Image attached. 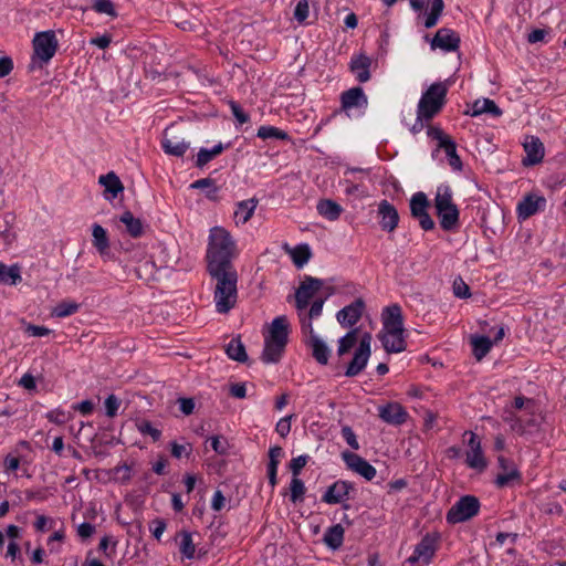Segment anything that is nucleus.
I'll return each mask as SVG.
<instances>
[{"mask_svg": "<svg viewBox=\"0 0 566 566\" xmlns=\"http://www.w3.org/2000/svg\"><path fill=\"white\" fill-rule=\"evenodd\" d=\"M428 136L438 142V148H442L444 142H450L452 138L447 135L440 127L430 126L427 132Z\"/></svg>", "mask_w": 566, "mask_h": 566, "instance_id": "nucleus-52", "label": "nucleus"}, {"mask_svg": "<svg viewBox=\"0 0 566 566\" xmlns=\"http://www.w3.org/2000/svg\"><path fill=\"white\" fill-rule=\"evenodd\" d=\"M381 332H405L402 311L398 304L385 307L381 314Z\"/></svg>", "mask_w": 566, "mask_h": 566, "instance_id": "nucleus-16", "label": "nucleus"}, {"mask_svg": "<svg viewBox=\"0 0 566 566\" xmlns=\"http://www.w3.org/2000/svg\"><path fill=\"white\" fill-rule=\"evenodd\" d=\"M229 105H230L232 115L234 116V118L237 119V122L239 124L242 125V124H245L249 122V119H250L249 115L241 108V106L237 102L231 101L229 103Z\"/></svg>", "mask_w": 566, "mask_h": 566, "instance_id": "nucleus-56", "label": "nucleus"}, {"mask_svg": "<svg viewBox=\"0 0 566 566\" xmlns=\"http://www.w3.org/2000/svg\"><path fill=\"white\" fill-rule=\"evenodd\" d=\"M226 353L229 358L240 363H244L248 359L245 347L240 338H232L227 345Z\"/></svg>", "mask_w": 566, "mask_h": 566, "instance_id": "nucleus-39", "label": "nucleus"}, {"mask_svg": "<svg viewBox=\"0 0 566 566\" xmlns=\"http://www.w3.org/2000/svg\"><path fill=\"white\" fill-rule=\"evenodd\" d=\"M25 332L28 333L29 336H33V337H43V336H48L51 333V331L44 326L32 325V324H29L27 326Z\"/></svg>", "mask_w": 566, "mask_h": 566, "instance_id": "nucleus-61", "label": "nucleus"}, {"mask_svg": "<svg viewBox=\"0 0 566 566\" xmlns=\"http://www.w3.org/2000/svg\"><path fill=\"white\" fill-rule=\"evenodd\" d=\"M441 149L444 150L446 156L448 157L450 167L455 171H461L462 170V161H461L459 155L457 154V145L453 142V139H451L450 142H444Z\"/></svg>", "mask_w": 566, "mask_h": 566, "instance_id": "nucleus-42", "label": "nucleus"}, {"mask_svg": "<svg viewBox=\"0 0 566 566\" xmlns=\"http://www.w3.org/2000/svg\"><path fill=\"white\" fill-rule=\"evenodd\" d=\"M358 329H352L349 331L345 336H343L338 342V349L337 353L339 356H343L344 354L348 353L349 349L357 343L358 339Z\"/></svg>", "mask_w": 566, "mask_h": 566, "instance_id": "nucleus-49", "label": "nucleus"}, {"mask_svg": "<svg viewBox=\"0 0 566 566\" xmlns=\"http://www.w3.org/2000/svg\"><path fill=\"white\" fill-rule=\"evenodd\" d=\"M98 182L104 186L105 191L111 193L112 198H116L124 190L120 179L113 171L99 176Z\"/></svg>", "mask_w": 566, "mask_h": 566, "instance_id": "nucleus-35", "label": "nucleus"}, {"mask_svg": "<svg viewBox=\"0 0 566 566\" xmlns=\"http://www.w3.org/2000/svg\"><path fill=\"white\" fill-rule=\"evenodd\" d=\"M73 409L83 416H88L94 410V403L91 400H83L76 405H73Z\"/></svg>", "mask_w": 566, "mask_h": 566, "instance_id": "nucleus-63", "label": "nucleus"}, {"mask_svg": "<svg viewBox=\"0 0 566 566\" xmlns=\"http://www.w3.org/2000/svg\"><path fill=\"white\" fill-rule=\"evenodd\" d=\"M429 200L423 192L415 193L410 199L411 216L419 221L420 227L424 231L434 228V221L428 213Z\"/></svg>", "mask_w": 566, "mask_h": 566, "instance_id": "nucleus-9", "label": "nucleus"}, {"mask_svg": "<svg viewBox=\"0 0 566 566\" xmlns=\"http://www.w3.org/2000/svg\"><path fill=\"white\" fill-rule=\"evenodd\" d=\"M80 308V304L74 301H62L56 304L51 314L54 317L63 318L76 313Z\"/></svg>", "mask_w": 566, "mask_h": 566, "instance_id": "nucleus-43", "label": "nucleus"}, {"mask_svg": "<svg viewBox=\"0 0 566 566\" xmlns=\"http://www.w3.org/2000/svg\"><path fill=\"white\" fill-rule=\"evenodd\" d=\"M373 60L365 53L354 54L350 57L349 70L359 83H366L370 80V66Z\"/></svg>", "mask_w": 566, "mask_h": 566, "instance_id": "nucleus-20", "label": "nucleus"}, {"mask_svg": "<svg viewBox=\"0 0 566 566\" xmlns=\"http://www.w3.org/2000/svg\"><path fill=\"white\" fill-rule=\"evenodd\" d=\"M258 206V200L254 198L243 200L237 203V208L234 210V221L237 224L247 223L251 217L253 216Z\"/></svg>", "mask_w": 566, "mask_h": 566, "instance_id": "nucleus-28", "label": "nucleus"}, {"mask_svg": "<svg viewBox=\"0 0 566 566\" xmlns=\"http://www.w3.org/2000/svg\"><path fill=\"white\" fill-rule=\"evenodd\" d=\"M305 344L312 349V355L317 363L326 365L328 363L331 350L327 345L315 334V332L304 334Z\"/></svg>", "mask_w": 566, "mask_h": 566, "instance_id": "nucleus-25", "label": "nucleus"}, {"mask_svg": "<svg viewBox=\"0 0 566 566\" xmlns=\"http://www.w3.org/2000/svg\"><path fill=\"white\" fill-rule=\"evenodd\" d=\"M237 255V243L223 227H213L209 231L206 261L207 271L234 269L232 260Z\"/></svg>", "mask_w": 566, "mask_h": 566, "instance_id": "nucleus-1", "label": "nucleus"}, {"mask_svg": "<svg viewBox=\"0 0 566 566\" xmlns=\"http://www.w3.org/2000/svg\"><path fill=\"white\" fill-rule=\"evenodd\" d=\"M289 327L287 318L284 315L272 321L269 333L264 336V348L261 356L265 364H274L281 359L289 339Z\"/></svg>", "mask_w": 566, "mask_h": 566, "instance_id": "nucleus-3", "label": "nucleus"}, {"mask_svg": "<svg viewBox=\"0 0 566 566\" xmlns=\"http://www.w3.org/2000/svg\"><path fill=\"white\" fill-rule=\"evenodd\" d=\"M293 418V415H290V416H286V417H283L281 418L276 426H275V431L282 437V438H285L290 431H291V420Z\"/></svg>", "mask_w": 566, "mask_h": 566, "instance_id": "nucleus-57", "label": "nucleus"}, {"mask_svg": "<svg viewBox=\"0 0 566 566\" xmlns=\"http://www.w3.org/2000/svg\"><path fill=\"white\" fill-rule=\"evenodd\" d=\"M132 471V465L124 462L123 464H117L111 469H95L94 478L101 483H108L113 481L125 483L130 479Z\"/></svg>", "mask_w": 566, "mask_h": 566, "instance_id": "nucleus-12", "label": "nucleus"}, {"mask_svg": "<svg viewBox=\"0 0 566 566\" xmlns=\"http://www.w3.org/2000/svg\"><path fill=\"white\" fill-rule=\"evenodd\" d=\"M364 310L365 302L363 298H357L337 312V322L344 327H352L360 319Z\"/></svg>", "mask_w": 566, "mask_h": 566, "instance_id": "nucleus-17", "label": "nucleus"}, {"mask_svg": "<svg viewBox=\"0 0 566 566\" xmlns=\"http://www.w3.org/2000/svg\"><path fill=\"white\" fill-rule=\"evenodd\" d=\"M93 9L97 13H104L111 17L117 15L112 0H94Z\"/></svg>", "mask_w": 566, "mask_h": 566, "instance_id": "nucleus-51", "label": "nucleus"}, {"mask_svg": "<svg viewBox=\"0 0 566 566\" xmlns=\"http://www.w3.org/2000/svg\"><path fill=\"white\" fill-rule=\"evenodd\" d=\"M436 213L439 218L440 227L444 231H451L459 224L460 212L453 202V192L450 186L440 185L434 196Z\"/></svg>", "mask_w": 566, "mask_h": 566, "instance_id": "nucleus-4", "label": "nucleus"}, {"mask_svg": "<svg viewBox=\"0 0 566 566\" xmlns=\"http://www.w3.org/2000/svg\"><path fill=\"white\" fill-rule=\"evenodd\" d=\"M453 293L457 297L465 298L470 296V289L462 280L453 282Z\"/></svg>", "mask_w": 566, "mask_h": 566, "instance_id": "nucleus-59", "label": "nucleus"}, {"mask_svg": "<svg viewBox=\"0 0 566 566\" xmlns=\"http://www.w3.org/2000/svg\"><path fill=\"white\" fill-rule=\"evenodd\" d=\"M138 428L142 433L150 436L155 441L160 438V430L155 428L149 421L140 422Z\"/></svg>", "mask_w": 566, "mask_h": 566, "instance_id": "nucleus-58", "label": "nucleus"}, {"mask_svg": "<svg viewBox=\"0 0 566 566\" xmlns=\"http://www.w3.org/2000/svg\"><path fill=\"white\" fill-rule=\"evenodd\" d=\"M22 280L19 264L6 265L0 262V284L17 285Z\"/></svg>", "mask_w": 566, "mask_h": 566, "instance_id": "nucleus-33", "label": "nucleus"}, {"mask_svg": "<svg viewBox=\"0 0 566 566\" xmlns=\"http://www.w3.org/2000/svg\"><path fill=\"white\" fill-rule=\"evenodd\" d=\"M434 553V539L427 535L416 545L412 555L407 558V563L411 566H427L431 563Z\"/></svg>", "mask_w": 566, "mask_h": 566, "instance_id": "nucleus-11", "label": "nucleus"}, {"mask_svg": "<svg viewBox=\"0 0 566 566\" xmlns=\"http://www.w3.org/2000/svg\"><path fill=\"white\" fill-rule=\"evenodd\" d=\"M57 39L53 31H43L35 34L33 39L34 57L48 63L57 50Z\"/></svg>", "mask_w": 566, "mask_h": 566, "instance_id": "nucleus-7", "label": "nucleus"}, {"mask_svg": "<svg viewBox=\"0 0 566 566\" xmlns=\"http://www.w3.org/2000/svg\"><path fill=\"white\" fill-rule=\"evenodd\" d=\"M463 442L467 444V460H483L481 450V441L479 437L472 431H465L463 434Z\"/></svg>", "mask_w": 566, "mask_h": 566, "instance_id": "nucleus-31", "label": "nucleus"}, {"mask_svg": "<svg viewBox=\"0 0 566 566\" xmlns=\"http://www.w3.org/2000/svg\"><path fill=\"white\" fill-rule=\"evenodd\" d=\"M379 339L388 353H400L406 349L403 332H380Z\"/></svg>", "mask_w": 566, "mask_h": 566, "instance_id": "nucleus-27", "label": "nucleus"}, {"mask_svg": "<svg viewBox=\"0 0 566 566\" xmlns=\"http://www.w3.org/2000/svg\"><path fill=\"white\" fill-rule=\"evenodd\" d=\"M427 7L429 8V13L423 24L427 29H430L437 24L443 11V0H428Z\"/></svg>", "mask_w": 566, "mask_h": 566, "instance_id": "nucleus-38", "label": "nucleus"}, {"mask_svg": "<svg viewBox=\"0 0 566 566\" xmlns=\"http://www.w3.org/2000/svg\"><path fill=\"white\" fill-rule=\"evenodd\" d=\"M305 485L300 478H292L290 483V500L292 503L296 504L304 500L305 494Z\"/></svg>", "mask_w": 566, "mask_h": 566, "instance_id": "nucleus-48", "label": "nucleus"}, {"mask_svg": "<svg viewBox=\"0 0 566 566\" xmlns=\"http://www.w3.org/2000/svg\"><path fill=\"white\" fill-rule=\"evenodd\" d=\"M46 419L53 423L63 424L70 419V416L62 409H54L46 413Z\"/></svg>", "mask_w": 566, "mask_h": 566, "instance_id": "nucleus-55", "label": "nucleus"}, {"mask_svg": "<svg viewBox=\"0 0 566 566\" xmlns=\"http://www.w3.org/2000/svg\"><path fill=\"white\" fill-rule=\"evenodd\" d=\"M514 408L520 411L522 409H525L528 412H533V410L535 409V403L532 399H527L524 397H516L514 399Z\"/></svg>", "mask_w": 566, "mask_h": 566, "instance_id": "nucleus-60", "label": "nucleus"}, {"mask_svg": "<svg viewBox=\"0 0 566 566\" xmlns=\"http://www.w3.org/2000/svg\"><path fill=\"white\" fill-rule=\"evenodd\" d=\"M310 14V6L307 0H300L296 3L294 10V18L297 22L303 23L308 18Z\"/></svg>", "mask_w": 566, "mask_h": 566, "instance_id": "nucleus-53", "label": "nucleus"}, {"mask_svg": "<svg viewBox=\"0 0 566 566\" xmlns=\"http://www.w3.org/2000/svg\"><path fill=\"white\" fill-rule=\"evenodd\" d=\"M344 533L345 531L342 524H335L326 530L323 542L327 547L336 551L343 545Z\"/></svg>", "mask_w": 566, "mask_h": 566, "instance_id": "nucleus-30", "label": "nucleus"}, {"mask_svg": "<svg viewBox=\"0 0 566 566\" xmlns=\"http://www.w3.org/2000/svg\"><path fill=\"white\" fill-rule=\"evenodd\" d=\"M378 216L380 217V227L382 230L392 232L399 222L397 209L387 200H381L378 205Z\"/></svg>", "mask_w": 566, "mask_h": 566, "instance_id": "nucleus-23", "label": "nucleus"}, {"mask_svg": "<svg viewBox=\"0 0 566 566\" xmlns=\"http://www.w3.org/2000/svg\"><path fill=\"white\" fill-rule=\"evenodd\" d=\"M311 255L312 253L307 244H301L291 250L292 260L298 269L308 262Z\"/></svg>", "mask_w": 566, "mask_h": 566, "instance_id": "nucleus-46", "label": "nucleus"}, {"mask_svg": "<svg viewBox=\"0 0 566 566\" xmlns=\"http://www.w3.org/2000/svg\"><path fill=\"white\" fill-rule=\"evenodd\" d=\"M258 137H260L262 139H270V138L286 139L287 134L284 130H281L273 126H261L258 129Z\"/></svg>", "mask_w": 566, "mask_h": 566, "instance_id": "nucleus-50", "label": "nucleus"}, {"mask_svg": "<svg viewBox=\"0 0 566 566\" xmlns=\"http://www.w3.org/2000/svg\"><path fill=\"white\" fill-rule=\"evenodd\" d=\"M546 199L543 196L530 193L526 195L517 205L518 219L526 220L538 211L545 209Z\"/></svg>", "mask_w": 566, "mask_h": 566, "instance_id": "nucleus-18", "label": "nucleus"}, {"mask_svg": "<svg viewBox=\"0 0 566 566\" xmlns=\"http://www.w3.org/2000/svg\"><path fill=\"white\" fill-rule=\"evenodd\" d=\"M371 339L373 338L369 333H365L361 336L359 345L355 350L354 357L346 368L345 376L355 377L364 370L371 354Z\"/></svg>", "mask_w": 566, "mask_h": 566, "instance_id": "nucleus-8", "label": "nucleus"}, {"mask_svg": "<svg viewBox=\"0 0 566 566\" xmlns=\"http://www.w3.org/2000/svg\"><path fill=\"white\" fill-rule=\"evenodd\" d=\"M207 442L210 443V447L218 455L227 457L232 454V446L223 436H212L207 440Z\"/></svg>", "mask_w": 566, "mask_h": 566, "instance_id": "nucleus-41", "label": "nucleus"}, {"mask_svg": "<svg viewBox=\"0 0 566 566\" xmlns=\"http://www.w3.org/2000/svg\"><path fill=\"white\" fill-rule=\"evenodd\" d=\"M224 147L221 143L217 144L213 148H200L197 154L196 166L199 168L205 167L213 158L219 156L223 151Z\"/></svg>", "mask_w": 566, "mask_h": 566, "instance_id": "nucleus-40", "label": "nucleus"}, {"mask_svg": "<svg viewBox=\"0 0 566 566\" xmlns=\"http://www.w3.org/2000/svg\"><path fill=\"white\" fill-rule=\"evenodd\" d=\"M104 405H105L106 416L109 418H114L117 415V411L119 409L120 400L115 395H109L105 399Z\"/></svg>", "mask_w": 566, "mask_h": 566, "instance_id": "nucleus-54", "label": "nucleus"}, {"mask_svg": "<svg viewBox=\"0 0 566 566\" xmlns=\"http://www.w3.org/2000/svg\"><path fill=\"white\" fill-rule=\"evenodd\" d=\"M485 113H489L494 117H500L502 115L501 108L495 104L494 101L490 98L476 99L472 104L471 111L469 112V114L473 117Z\"/></svg>", "mask_w": 566, "mask_h": 566, "instance_id": "nucleus-29", "label": "nucleus"}, {"mask_svg": "<svg viewBox=\"0 0 566 566\" xmlns=\"http://www.w3.org/2000/svg\"><path fill=\"white\" fill-rule=\"evenodd\" d=\"M342 436L345 439V441L353 449L357 450L359 448L358 441L356 439V434L349 427H344L342 429Z\"/></svg>", "mask_w": 566, "mask_h": 566, "instance_id": "nucleus-62", "label": "nucleus"}, {"mask_svg": "<svg viewBox=\"0 0 566 566\" xmlns=\"http://www.w3.org/2000/svg\"><path fill=\"white\" fill-rule=\"evenodd\" d=\"M161 147L165 154L175 157H182L190 147V143L182 138L170 135L166 129L161 138Z\"/></svg>", "mask_w": 566, "mask_h": 566, "instance_id": "nucleus-22", "label": "nucleus"}, {"mask_svg": "<svg viewBox=\"0 0 566 566\" xmlns=\"http://www.w3.org/2000/svg\"><path fill=\"white\" fill-rule=\"evenodd\" d=\"M378 417L391 426H400L408 419L407 410L396 401L387 402L378 407Z\"/></svg>", "mask_w": 566, "mask_h": 566, "instance_id": "nucleus-14", "label": "nucleus"}, {"mask_svg": "<svg viewBox=\"0 0 566 566\" xmlns=\"http://www.w3.org/2000/svg\"><path fill=\"white\" fill-rule=\"evenodd\" d=\"M522 476L515 462H500L495 484L499 488L512 486L521 483Z\"/></svg>", "mask_w": 566, "mask_h": 566, "instance_id": "nucleus-19", "label": "nucleus"}, {"mask_svg": "<svg viewBox=\"0 0 566 566\" xmlns=\"http://www.w3.org/2000/svg\"><path fill=\"white\" fill-rule=\"evenodd\" d=\"M353 485L346 481H336L327 488L322 496V501L327 504H338L348 499Z\"/></svg>", "mask_w": 566, "mask_h": 566, "instance_id": "nucleus-24", "label": "nucleus"}, {"mask_svg": "<svg viewBox=\"0 0 566 566\" xmlns=\"http://www.w3.org/2000/svg\"><path fill=\"white\" fill-rule=\"evenodd\" d=\"M459 34L455 31L448 28L439 29L430 42V46L432 50L440 49L446 52L457 51L459 49Z\"/></svg>", "mask_w": 566, "mask_h": 566, "instance_id": "nucleus-15", "label": "nucleus"}, {"mask_svg": "<svg viewBox=\"0 0 566 566\" xmlns=\"http://www.w3.org/2000/svg\"><path fill=\"white\" fill-rule=\"evenodd\" d=\"M349 470L361 475L367 481H371L376 476V469L370 462H346Z\"/></svg>", "mask_w": 566, "mask_h": 566, "instance_id": "nucleus-44", "label": "nucleus"}, {"mask_svg": "<svg viewBox=\"0 0 566 566\" xmlns=\"http://www.w3.org/2000/svg\"><path fill=\"white\" fill-rule=\"evenodd\" d=\"M119 221L125 224L126 232L133 238H139L144 233V226L140 219L136 218L130 211H125Z\"/></svg>", "mask_w": 566, "mask_h": 566, "instance_id": "nucleus-34", "label": "nucleus"}, {"mask_svg": "<svg viewBox=\"0 0 566 566\" xmlns=\"http://www.w3.org/2000/svg\"><path fill=\"white\" fill-rule=\"evenodd\" d=\"M93 245L99 254H105L109 249V241L106 230L101 224H93L92 227Z\"/></svg>", "mask_w": 566, "mask_h": 566, "instance_id": "nucleus-36", "label": "nucleus"}, {"mask_svg": "<svg viewBox=\"0 0 566 566\" xmlns=\"http://www.w3.org/2000/svg\"><path fill=\"white\" fill-rule=\"evenodd\" d=\"M316 208L318 213L329 221L337 220L343 212L342 206L331 199L319 200Z\"/></svg>", "mask_w": 566, "mask_h": 566, "instance_id": "nucleus-32", "label": "nucleus"}, {"mask_svg": "<svg viewBox=\"0 0 566 566\" xmlns=\"http://www.w3.org/2000/svg\"><path fill=\"white\" fill-rule=\"evenodd\" d=\"M323 286V281L312 276H305L295 292V306L297 311H305L311 298Z\"/></svg>", "mask_w": 566, "mask_h": 566, "instance_id": "nucleus-10", "label": "nucleus"}, {"mask_svg": "<svg viewBox=\"0 0 566 566\" xmlns=\"http://www.w3.org/2000/svg\"><path fill=\"white\" fill-rule=\"evenodd\" d=\"M180 536V553L182 554L184 557L188 559H193L196 555V546L193 544L191 534L189 532L184 531L181 532Z\"/></svg>", "mask_w": 566, "mask_h": 566, "instance_id": "nucleus-47", "label": "nucleus"}, {"mask_svg": "<svg viewBox=\"0 0 566 566\" xmlns=\"http://www.w3.org/2000/svg\"><path fill=\"white\" fill-rule=\"evenodd\" d=\"M342 109L350 116L353 109L364 112L368 105V98L364 90L359 86L352 87L340 95Z\"/></svg>", "mask_w": 566, "mask_h": 566, "instance_id": "nucleus-13", "label": "nucleus"}, {"mask_svg": "<svg viewBox=\"0 0 566 566\" xmlns=\"http://www.w3.org/2000/svg\"><path fill=\"white\" fill-rule=\"evenodd\" d=\"M226 504V497L223 496L221 491H216L212 501H211V509L216 512L221 511L224 507Z\"/></svg>", "mask_w": 566, "mask_h": 566, "instance_id": "nucleus-64", "label": "nucleus"}, {"mask_svg": "<svg viewBox=\"0 0 566 566\" xmlns=\"http://www.w3.org/2000/svg\"><path fill=\"white\" fill-rule=\"evenodd\" d=\"M324 303L325 301L323 298H317L312 303L308 312H306V310L297 311L303 334L314 332L312 321L322 315Z\"/></svg>", "mask_w": 566, "mask_h": 566, "instance_id": "nucleus-26", "label": "nucleus"}, {"mask_svg": "<svg viewBox=\"0 0 566 566\" xmlns=\"http://www.w3.org/2000/svg\"><path fill=\"white\" fill-rule=\"evenodd\" d=\"M213 281V302L219 314H228L238 302V272L235 269L208 271Z\"/></svg>", "mask_w": 566, "mask_h": 566, "instance_id": "nucleus-2", "label": "nucleus"}, {"mask_svg": "<svg viewBox=\"0 0 566 566\" xmlns=\"http://www.w3.org/2000/svg\"><path fill=\"white\" fill-rule=\"evenodd\" d=\"M448 87L438 82L429 86L419 99L417 112L420 119H432L443 107L446 103Z\"/></svg>", "mask_w": 566, "mask_h": 566, "instance_id": "nucleus-5", "label": "nucleus"}, {"mask_svg": "<svg viewBox=\"0 0 566 566\" xmlns=\"http://www.w3.org/2000/svg\"><path fill=\"white\" fill-rule=\"evenodd\" d=\"M190 188L205 190L206 196L211 200L217 199V195L219 191V188L217 187L216 181L211 178L198 179L190 185Z\"/></svg>", "mask_w": 566, "mask_h": 566, "instance_id": "nucleus-45", "label": "nucleus"}, {"mask_svg": "<svg viewBox=\"0 0 566 566\" xmlns=\"http://www.w3.org/2000/svg\"><path fill=\"white\" fill-rule=\"evenodd\" d=\"M524 151L526 154L523 159L525 166H533L539 164L544 158V145L538 137L530 136L526 137L524 144Z\"/></svg>", "mask_w": 566, "mask_h": 566, "instance_id": "nucleus-21", "label": "nucleus"}, {"mask_svg": "<svg viewBox=\"0 0 566 566\" xmlns=\"http://www.w3.org/2000/svg\"><path fill=\"white\" fill-rule=\"evenodd\" d=\"M473 355L478 360H481L491 350L493 342L486 336H473L471 338Z\"/></svg>", "mask_w": 566, "mask_h": 566, "instance_id": "nucleus-37", "label": "nucleus"}, {"mask_svg": "<svg viewBox=\"0 0 566 566\" xmlns=\"http://www.w3.org/2000/svg\"><path fill=\"white\" fill-rule=\"evenodd\" d=\"M480 502L473 495L460 497L448 511L447 521L451 524L465 522L479 513Z\"/></svg>", "mask_w": 566, "mask_h": 566, "instance_id": "nucleus-6", "label": "nucleus"}]
</instances>
